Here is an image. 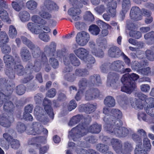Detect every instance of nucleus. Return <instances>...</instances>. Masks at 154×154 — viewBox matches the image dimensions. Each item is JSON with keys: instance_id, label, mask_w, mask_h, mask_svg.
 Segmentation results:
<instances>
[{"instance_id": "nucleus-1", "label": "nucleus", "mask_w": 154, "mask_h": 154, "mask_svg": "<svg viewBox=\"0 0 154 154\" xmlns=\"http://www.w3.org/2000/svg\"><path fill=\"white\" fill-rule=\"evenodd\" d=\"M21 39L23 43L26 45L31 51L33 58H36L34 64L30 62L26 66V73H29L27 77L21 80V82L23 83H26L32 80L34 76L32 74L34 71L38 72L40 70L41 64H47L48 63V59L46 55L48 57H54L56 54V45L54 42H51L49 45H46L44 48V52L41 53L40 48L34 44L31 41L26 37L21 36Z\"/></svg>"}, {"instance_id": "nucleus-2", "label": "nucleus", "mask_w": 154, "mask_h": 154, "mask_svg": "<svg viewBox=\"0 0 154 154\" xmlns=\"http://www.w3.org/2000/svg\"><path fill=\"white\" fill-rule=\"evenodd\" d=\"M112 115L110 118H113V123L106 122L104 125V129L112 135H115L119 137H126L129 134V131L126 128L122 127L123 122L120 119L122 117V113L119 110L113 109L112 111Z\"/></svg>"}, {"instance_id": "nucleus-3", "label": "nucleus", "mask_w": 154, "mask_h": 154, "mask_svg": "<svg viewBox=\"0 0 154 154\" xmlns=\"http://www.w3.org/2000/svg\"><path fill=\"white\" fill-rule=\"evenodd\" d=\"M101 84L100 76L99 75L95 74L90 76L88 82L86 79L82 78L79 80L78 85L79 89L84 91L88 85L89 89L85 92V99L86 100H90L100 97L99 90L93 87L99 86Z\"/></svg>"}, {"instance_id": "nucleus-4", "label": "nucleus", "mask_w": 154, "mask_h": 154, "mask_svg": "<svg viewBox=\"0 0 154 154\" xmlns=\"http://www.w3.org/2000/svg\"><path fill=\"white\" fill-rule=\"evenodd\" d=\"M1 87L0 88V107L4 104L5 111L12 113L14 110V106L11 100L13 98L11 94L14 90L13 86L8 83V80L5 78L1 79Z\"/></svg>"}, {"instance_id": "nucleus-5", "label": "nucleus", "mask_w": 154, "mask_h": 154, "mask_svg": "<svg viewBox=\"0 0 154 154\" xmlns=\"http://www.w3.org/2000/svg\"><path fill=\"white\" fill-rule=\"evenodd\" d=\"M14 55L16 58L15 60L10 55L6 54L3 57V60L6 67L5 73L11 79L15 78V72L19 76L22 75L24 73V69L22 65L20 64L15 65L17 64L21 63L19 55L16 53Z\"/></svg>"}, {"instance_id": "nucleus-6", "label": "nucleus", "mask_w": 154, "mask_h": 154, "mask_svg": "<svg viewBox=\"0 0 154 154\" xmlns=\"http://www.w3.org/2000/svg\"><path fill=\"white\" fill-rule=\"evenodd\" d=\"M89 124L85 122H82L72 129L69 132V135L73 141L79 140L82 137L86 135L88 132L97 134L101 131V125L94 123L88 127Z\"/></svg>"}, {"instance_id": "nucleus-7", "label": "nucleus", "mask_w": 154, "mask_h": 154, "mask_svg": "<svg viewBox=\"0 0 154 154\" xmlns=\"http://www.w3.org/2000/svg\"><path fill=\"white\" fill-rule=\"evenodd\" d=\"M139 78L137 74L128 73L123 75L121 79V82L123 86L121 88V91L128 94H131L136 88V81Z\"/></svg>"}, {"instance_id": "nucleus-8", "label": "nucleus", "mask_w": 154, "mask_h": 154, "mask_svg": "<svg viewBox=\"0 0 154 154\" xmlns=\"http://www.w3.org/2000/svg\"><path fill=\"white\" fill-rule=\"evenodd\" d=\"M110 143L114 150L119 154H124L125 152H130L133 149L132 143L127 140L123 143L124 149L122 148V141L118 139L112 138L111 139Z\"/></svg>"}, {"instance_id": "nucleus-9", "label": "nucleus", "mask_w": 154, "mask_h": 154, "mask_svg": "<svg viewBox=\"0 0 154 154\" xmlns=\"http://www.w3.org/2000/svg\"><path fill=\"white\" fill-rule=\"evenodd\" d=\"M81 2L78 0H71L72 7L70 8L68 11V14L72 17V18L75 21L79 20L80 18L79 16L81 13L80 8L83 7V4L87 5L88 4L87 0H80Z\"/></svg>"}, {"instance_id": "nucleus-10", "label": "nucleus", "mask_w": 154, "mask_h": 154, "mask_svg": "<svg viewBox=\"0 0 154 154\" xmlns=\"http://www.w3.org/2000/svg\"><path fill=\"white\" fill-rule=\"evenodd\" d=\"M75 54L81 60L85 61L86 66L88 69L91 68L93 64L95 62L94 57L91 55H88V51L85 48H79L74 50Z\"/></svg>"}, {"instance_id": "nucleus-11", "label": "nucleus", "mask_w": 154, "mask_h": 154, "mask_svg": "<svg viewBox=\"0 0 154 154\" xmlns=\"http://www.w3.org/2000/svg\"><path fill=\"white\" fill-rule=\"evenodd\" d=\"M63 60L64 64L66 65L64 71L65 72H70L72 71V67L69 65L70 63L72 65L75 66H79L81 63L79 60L73 54H69V59L68 58L64 56Z\"/></svg>"}, {"instance_id": "nucleus-12", "label": "nucleus", "mask_w": 154, "mask_h": 154, "mask_svg": "<svg viewBox=\"0 0 154 154\" xmlns=\"http://www.w3.org/2000/svg\"><path fill=\"white\" fill-rule=\"evenodd\" d=\"M121 63V61L117 60L111 64L110 63H104L101 65L100 69L102 72L105 73H107L109 70L119 72V70H121L122 66H123Z\"/></svg>"}, {"instance_id": "nucleus-13", "label": "nucleus", "mask_w": 154, "mask_h": 154, "mask_svg": "<svg viewBox=\"0 0 154 154\" xmlns=\"http://www.w3.org/2000/svg\"><path fill=\"white\" fill-rule=\"evenodd\" d=\"M117 2L116 1L112 0L109 2L107 5V12L109 14L104 13L103 17L104 19L107 21L110 20V16L114 17L116 14V8L117 7Z\"/></svg>"}, {"instance_id": "nucleus-14", "label": "nucleus", "mask_w": 154, "mask_h": 154, "mask_svg": "<svg viewBox=\"0 0 154 154\" xmlns=\"http://www.w3.org/2000/svg\"><path fill=\"white\" fill-rule=\"evenodd\" d=\"M90 39V35L86 32L82 31L77 33L75 37V41L79 45H85Z\"/></svg>"}, {"instance_id": "nucleus-15", "label": "nucleus", "mask_w": 154, "mask_h": 154, "mask_svg": "<svg viewBox=\"0 0 154 154\" xmlns=\"http://www.w3.org/2000/svg\"><path fill=\"white\" fill-rule=\"evenodd\" d=\"M131 138L137 144L134 150V154H139V152L140 151L141 154H143L144 150H143V148L142 147V140L141 136L135 133L131 135Z\"/></svg>"}, {"instance_id": "nucleus-16", "label": "nucleus", "mask_w": 154, "mask_h": 154, "mask_svg": "<svg viewBox=\"0 0 154 154\" xmlns=\"http://www.w3.org/2000/svg\"><path fill=\"white\" fill-rule=\"evenodd\" d=\"M119 75L116 72H109L108 74V78L111 80L110 86L116 89L119 86L120 81Z\"/></svg>"}, {"instance_id": "nucleus-17", "label": "nucleus", "mask_w": 154, "mask_h": 154, "mask_svg": "<svg viewBox=\"0 0 154 154\" xmlns=\"http://www.w3.org/2000/svg\"><path fill=\"white\" fill-rule=\"evenodd\" d=\"M130 16L131 19L134 21L140 20L143 18L142 14L140 9L136 6H133L131 8Z\"/></svg>"}, {"instance_id": "nucleus-18", "label": "nucleus", "mask_w": 154, "mask_h": 154, "mask_svg": "<svg viewBox=\"0 0 154 154\" xmlns=\"http://www.w3.org/2000/svg\"><path fill=\"white\" fill-rule=\"evenodd\" d=\"M43 105L44 106V109L45 112L52 119H53L54 114L53 109L51 106L52 103L51 100L46 98H45L43 101Z\"/></svg>"}, {"instance_id": "nucleus-19", "label": "nucleus", "mask_w": 154, "mask_h": 154, "mask_svg": "<svg viewBox=\"0 0 154 154\" xmlns=\"http://www.w3.org/2000/svg\"><path fill=\"white\" fill-rule=\"evenodd\" d=\"M3 137L11 145L13 149H17L20 146V143L17 139H14L13 137L10 135L8 133H5L3 134Z\"/></svg>"}, {"instance_id": "nucleus-20", "label": "nucleus", "mask_w": 154, "mask_h": 154, "mask_svg": "<svg viewBox=\"0 0 154 154\" xmlns=\"http://www.w3.org/2000/svg\"><path fill=\"white\" fill-rule=\"evenodd\" d=\"M14 121L13 115H11L10 116L5 115L2 116L0 115V124L5 127H9Z\"/></svg>"}, {"instance_id": "nucleus-21", "label": "nucleus", "mask_w": 154, "mask_h": 154, "mask_svg": "<svg viewBox=\"0 0 154 154\" xmlns=\"http://www.w3.org/2000/svg\"><path fill=\"white\" fill-rule=\"evenodd\" d=\"M96 109V106L90 103L82 104L79 106V109L81 112H84L87 114L94 112Z\"/></svg>"}, {"instance_id": "nucleus-22", "label": "nucleus", "mask_w": 154, "mask_h": 154, "mask_svg": "<svg viewBox=\"0 0 154 154\" xmlns=\"http://www.w3.org/2000/svg\"><path fill=\"white\" fill-rule=\"evenodd\" d=\"M6 5L3 0H0V17L3 21L8 22L9 20L8 13L3 7L6 8Z\"/></svg>"}, {"instance_id": "nucleus-23", "label": "nucleus", "mask_w": 154, "mask_h": 154, "mask_svg": "<svg viewBox=\"0 0 154 154\" xmlns=\"http://www.w3.org/2000/svg\"><path fill=\"white\" fill-rule=\"evenodd\" d=\"M20 54L22 60L24 62H27L32 58L29 50L26 47L21 48L20 50Z\"/></svg>"}, {"instance_id": "nucleus-24", "label": "nucleus", "mask_w": 154, "mask_h": 154, "mask_svg": "<svg viewBox=\"0 0 154 154\" xmlns=\"http://www.w3.org/2000/svg\"><path fill=\"white\" fill-rule=\"evenodd\" d=\"M121 51L120 48L116 46L110 47L108 52L109 56L112 58H118L121 55Z\"/></svg>"}, {"instance_id": "nucleus-25", "label": "nucleus", "mask_w": 154, "mask_h": 154, "mask_svg": "<svg viewBox=\"0 0 154 154\" xmlns=\"http://www.w3.org/2000/svg\"><path fill=\"white\" fill-rule=\"evenodd\" d=\"M89 44V47L91 48V53L93 55L99 57H103L104 54L103 51L102 50L98 51L96 48V45L94 42H90Z\"/></svg>"}, {"instance_id": "nucleus-26", "label": "nucleus", "mask_w": 154, "mask_h": 154, "mask_svg": "<svg viewBox=\"0 0 154 154\" xmlns=\"http://www.w3.org/2000/svg\"><path fill=\"white\" fill-rule=\"evenodd\" d=\"M148 100L149 101V104L145 109L146 112L148 115L154 117V98L150 97Z\"/></svg>"}, {"instance_id": "nucleus-27", "label": "nucleus", "mask_w": 154, "mask_h": 154, "mask_svg": "<svg viewBox=\"0 0 154 154\" xmlns=\"http://www.w3.org/2000/svg\"><path fill=\"white\" fill-rule=\"evenodd\" d=\"M38 124L37 122H33L32 124V127L30 129L26 131V133L29 135H35L36 134H39L41 133V131L38 127Z\"/></svg>"}, {"instance_id": "nucleus-28", "label": "nucleus", "mask_w": 154, "mask_h": 154, "mask_svg": "<svg viewBox=\"0 0 154 154\" xmlns=\"http://www.w3.org/2000/svg\"><path fill=\"white\" fill-rule=\"evenodd\" d=\"M131 7L130 0H122V10L121 14L125 16V14L129 11Z\"/></svg>"}, {"instance_id": "nucleus-29", "label": "nucleus", "mask_w": 154, "mask_h": 154, "mask_svg": "<svg viewBox=\"0 0 154 154\" xmlns=\"http://www.w3.org/2000/svg\"><path fill=\"white\" fill-rule=\"evenodd\" d=\"M44 5L48 10H58L59 7L54 2L50 0H45L44 1Z\"/></svg>"}, {"instance_id": "nucleus-30", "label": "nucleus", "mask_w": 154, "mask_h": 154, "mask_svg": "<svg viewBox=\"0 0 154 154\" xmlns=\"http://www.w3.org/2000/svg\"><path fill=\"white\" fill-rule=\"evenodd\" d=\"M115 109L116 110H118V109ZM113 109H112L111 110V112H110V111L109 110V109L108 108H106V107H104L103 108V112L104 114L106 115L105 116L103 119V121L105 122V123L104 125L106 123V122H109V121H111L110 123H112V122L113 123L114 121L112 122V120H114V117H112L113 118H110V117L112 115V110Z\"/></svg>"}, {"instance_id": "nucleus-31", "label": "nucleus", "mask_w": 154, "mask_h": 154, "mask_svg": "<svg viewBox=\"0 0 154 154\" xmlns=\"http://www.w3.org/2000/svg\"><path fill=\"white\" fill-rule=\"evenodd\" d=\"M26 3L25 0L20 1L18 3L15 1H13L11 3V6L13 8L17 11H20Z\"/></svg>"}, {"instance_id": "nucleus-32", "label": "nucleus", "mask_w": 154, "mask_h": 154, "mask_svg": "<svg viewBox=\"0 0 154 154\" xmlns=\"http://www.w3.org/2000/svg\"><path fill=\"white\" fill-rule=\"evenodd\" d=\"M83 116L79 114L73 116L69 122V125L71 126L75 125L79 123L83 119Z\"/></svg>"}, {"instance_id": "nucleus-33", "label": "nucleus", "mask_w": 154, "mask_h": 154, "mask_svg": "<svg viewBox=\"0 0 154 154\" xmlns=\"http://www.w3.org/2000/svg\"><path fill=\"white\" fill-rule=\"evenodd\" d=\"M9 41V38L6 33L5 31L0 32V47Z\"/></svg>"}, {"instance_id": "nucleus-34", "label": "nucleus", "mask_w": 154, "mask_h": 154, "mask_svg": "<svg viewBox=\"0 0 154 154\" xmlns=\"http://www.w3.org/2000/svg\"><path fill=\"white\" fill-rule=\"evenodd\" d=\"M75 74L77 76L79 77H86L89 74V72L86 69H77L75 71Z\"/></svg>"}, {"instance_id": "nucleus-35", "label": "nucleus", "mask_w": 154, "mask_h": 154, "mask_svg": "<svg viewBox=\"0 0 154 154\" xmlns=\"http://www.w3.org/2000/svg\"><path fill=\"white\" fill-rule=\"evenodd\" d=\"M144 37L147 40L148 44H154V31H152L144 35Z\"/></svg>"}, {"instance_id": "nucleus-36", "label": "nucleus", "mask_w": 154, "mask_h": 154, "mask_svg": "<svg viewBox=\"0 0 154 154\" xmlns=\"http://www.w3.org/2000/svg\"><path fill=\"white\" fill-rule=\"evenodd\" d=\"M31 20L34 23L40 25H45L47 23L46 21L37 15L32 16L31 17Z\"/></svg>"}, {"instance_id": "nucleus-37", "label": "nucleus", "mask_w": 154, "mask_h": 154, "mask_svg": "<svg viewBox=\"0 0 154 154\" xmlns=\"http://www.w3.org/2000/svg\"><path fill=\"white\" fill-rule=\"evenodd\" d=\"M104 104L109 107L114 106L115 105V100L114 98L111 96L106 97L104 100Z\"/></svg>"}, {"instance_id": "nucleus-38", "label": "nucleus", "mask_w": 154, "mask_h": 154, "mask_svg": "<svg viewBox=\"0 0 154 154\" xmlns=\"http://www.w3.org/2000/svg\"><path fill=\"white\" fill-rule=\"evenodd\" d=\"M19 16L20 20L23 22L28 21L30 19V14L26 11H23L20 12Z\"/></svg>"}, {"instance_id": "nucleus-39", "label": "nucleus", "mask_w": 154, "mask_h": 154, "mask_svg": "<svg viewBox=\"0 0 154 154\" xmlns=\"http://www.w3.org/2000/svg\"><path fill=\"white\" fill-rule=\"evenodd\" d=\"M64 69H63V72L65 73H67L64 76L65 79L68 81L71 82L74 81L76 79V76H77L75 74L72 73L71 72H64Z\"/></svg>"}, {"instance_id": "nucleus-40", "label": "nucleus", "mask_w": 154, "mask_h": 154, "mask_svg": "<svg viewBox=\"0 0 154 154\" xmlns=\"http://www.w3.org/2000/svg\"><path fill=\"white\" fill-rule=\"evenodd\" d=\"M89 31L93 35H97L100 32V29L98 26L95 24L90 25L88 29Z\"/></svg>"}, {"instance_id": "nucleus-41", "label": "nucleus", "mask_w": 154, "mask_h": 154, "mask_svg": "<svg viewBox=\"0 0 154 154\" xmlns=\"http://www.w3.org/2000/svg\"><path fill=\"white\" fill-rule=\"evenodd\" d=\"M97 150L102 153H105L106 154L109 151H107L109 149V147L106 145L102 143H98L96 146Z\"/></svg>"}, {"instance_id": "nucleus-42", "label": "nucleus", "mask_w": 154, "mask_h": 154, "mask_svg": "<svg viewBox=\"0 0 154 154\" xmlns=\"http://www.w3.org/2000/svg\"><path fill=\"white\" fill-rule=\"evenodd\" d=\"M39 15L42 19L47 20H50L52 18L51 14L45 10H42L39 12Z\"/></svg>"}, {"instance_id": "nucleus-43", "label": "nucleus", "mask_w": 154, "mask_h": 154, "mask_svg": "<svg viewBox=\"0 0 154 154\" xmlns=\"http://www.w3.org/2000/svg\"><path fill=\"white\" fill-rule=\"evenodd\" d=\"M17 33V31L14 26L12 25L10 26L8 32V34L10 38H15Z\"/></svg>"}, {"instance_id": "nucleus-44", "label": "nucleus", "mask_w": 154, "mask_h": 154, "mask_svg": "<svg viewBox=\"0 0 154 154\" xmlns=\"http://www.w3.org/2000/svg\"><path fill=\"white\" fill-rule=\"evenodd\" d=\"M41 137L40 136L33 137L29 140L28 143L29 144H35L36 147H38L39 146H40V144H39L37 143H41Z\"/></svg>"}, {"instance_id": "nucleus-45", "label": "nucleus", "mask_w": 154, "mask_h": 154, "mask_svg": "<svg viewBox=\"0 0 154 154\" xmlns=\"http://www.w3.org/2000/svg\"><path fill=\"white\" fill-rule=\"evenodd\" d=\"M37 5L36 2L32 0L28 1L26 3V7L30 10H33L36 9Z\"/></svg>"}, {"instance_id": "nucleus-46", "label": "nucleus", "mask_w": 154, "mask_h": 154, "mask_svg": "<svg viewBox=\"0 0 154 154\" xmlns=\"http://www.w3.org/2000/svg\"><path fill=\"white\" fill-rule=\"evenodd\" d=\"M16 92L19 95H22L25 92L26 87L23 85L17 86L16 88Z\"/></svg>"}, {"instance_id": "nucleus-47", "label": "nucleus", "mask_w": 154, "mask_h": 154, "mask_svg": "<svg viewBox=\"0 0 154 154\" xmlns=\"http://www.w3.org/2000/svg\"><path fill=\"white\" fill-rule=\"evenodd\" d=\"M26 126L23 123L21 122H18L17 123L16 128L18 132L22 133L26 130Z\"/></svg>"}, {"instance_id": "nucleus-48", "label": "nucleus", "mask_w": 154, "mask_h": 154, "mask_svg": "<svg viewBox=\"0 0 154 154\" xmlns=\"http://www.w3.org/2000/svg\"><path fill=\"white\" fill-rule=\"evenodd\" d=\"M44 98V96L41 93H38L34 97V101L36 104H39L42 103Z\"/></svg>"}, {"instance_id": "nucleus-49", "label": "nucleus", "mask_w": 154, "mask_h": 154, "mask_svg": "<svg viewBox=\"0 0 154 154\" xmlns=\"http://www.w3.org/2000/svg\"><path fill=\"white\" fill-rule=\"evenodd\" d=\"M119 100L120 103L123 105L127 104L129 103L128 98L126 95H120L119 96Z\"/></svg>"}, {"instance_id": "nucleus-50", "label": "nucleus", "mask_w": 154, "mask_h": 154, "mask_svg": "<svg viewBox=\"0 0 154 154\" xmlns=\"http://www.w3.org/2000/svg\"><path fill=\"white\" fill-rule=\"evenodd\" d=\"M129 34L131 37L135 39H139L141 36V34L140 32L132 30L130 31Z\"/></svg>"}, {"instance_id": "nucleus-51", "label": "nucleus", "mask_w": 154, "mask_h": 154, "mask_svg": "<svg viewBox=\"0 0 154 154\" xmlns=\"http://www.w3.org/2000/svg\"><path fill=\"white\" fill-rule=\"evenodd\" d=\"M27 27L28 29L32 32L35 33L37 32V25L32 22H29L27 24Z\"/></svg>"}, {"instance_id": "nucleus-52", "label": "nucleus", "mask_w": 154, "mask_h": 154, "mask_svg": "<svg viewBox=\"0 0 154 154\" xmlns=\"http://www.w3.org/2000/svg\"><path fill=\"white\" fill-rule=\"evenodd\" d=\"M49 62L52 67L54 69L57 68L59 67V62L58 60L55 58L51 57L49 59Z\"/></svg>"}, {"instance_id": "nucleus-53", "label": "nucleus", "mask_w": 154, "mask_h": 154, "mask_svg": "<svg viewBox=\"0 0 154 154\" xmlns=\"http://www.w3.org/2000/svg\"><path fill=\"white\" fill-rule=\"evenodd\" d=\"M39 38L44 41L48 42L50 39L49 35L45 32H42L39 35Z\"/></svg>"}, {"instance_id": "nucleus-54", "label": "nucleus", "mask_w": 154, "mask_h": 154, "mask_svg": "<svg viewBox=\"0 0 154 154\" xmlns=\"http://www.w3.org/2000/svg\"><path fill=\"white\" fill-rule=\"evenodd\" d=\"M77 106V104L74 100H71L67 106V108L69 111H71L75 109Z\"/></svg>"}, {"instance_id": "nucleus-55", "label": "nucleus", "mask_w": 154, "mask_h": 154, "mask_svg": "<svg viewBox=\"0 0 154 154\" xmlns=\"http://www.w3.org/2000/svg\"><path fill=\"white\" fill-rule=\"evenodd\" d=\"M145 54L146 58L149 60H154V54L150 49L147 50L145 51Z\"/></svg>"}, {"instance_id": "nucleus-56", "label": "nucleus", "mask_w": 154, "mask_h": 154, "mask_svg": "<svg viewBox=\"0 0 154 154\" xmlns=\"http://www.w3.org/2000/svg\"><path fill=\"white\" fill-rule=\"evenodd\" d=\"M56 90L54 88H52L48 91L46 95L48 97L53 98L56 95Z\"/></svg>"}, {"instance_id": "nucleus-57", "label": "nucleus", "mask_w": 154, "mask_h": 154, "mask_svg": "<svg viewBox=\"0 0 154 154\" xmlns=\"http://www.w3.org/2000/svg\"><path fill=\"white\" fill-rule=\"evenodd\" d=\"M2 48V51L3 53L6 54H8L11 51V48L9 46L5 45H3Z\"/></svg>"}, {"instance_id": "nucleus-58", "label": "nucleus", "mask_w": 154, "mask_h": 154, "mask_svg": "<svg viewBox=\"0 0 154 154\" xmlns=\"http://www.w3.org/2000/svg\"><path fill=\"white\" fill-rule=\"evenodd\" d=\"M33 109V105L29 104L25 106L24 109V112L23 114L29 113H32Z\"/></svg>"}, {"instance_id": "nucleus-59", "label": "nucleus", "mask_w": 154, "mask_h": 154, "mask_svg": "<svg viewBox=\"0 0 154 154\" xmlns=\"http://www.w3.org/2000/svg\"><path fill=\"white\" fill-rule=\"evenodd\" d=\"M85 140L86 141L92 144L95 143L97 141L95 137L93 135L87 137L85 138Z\"/></svg>"}, {"instance_id": "nucleus-60", "label": "nucleus", "mask_w": 154, "mask_h": 154, "mask_svg": "<svg viewBox=\"0 0 154 154\" xmlns=\"http://www.w3.org/2000/svg\"><path fill=\"white\" fill-rule=\"evenodd\" d=\"M139 71L144 75H147L151 73L150 68L149 67L142 68L139 70Z\"/></svg>"}, {"instance_id": "nucleus-61", "label": "nucleus", "mask_w": 154, "mask_h": 154, "mask_svg": "<svg viewBox=\"0 0 154 154\" xmlns=\"http://www.w3.org/2000/svg\"><path fill=\"white\" fill-rule=\"evenodd\" d=\"M84 92V91L82 90L79 89L75 97V98L77 101H79L81 99Z\"/></svg>"}, {"instance_id": "nucleus-62", "label": "nucleus", "mask_w": 154, "mask_h": 154, "mask_svg": "<svg viewBox=\"0 0 154 154\" xmlns=\"http://www.w3.org/2000/svg\"><path fill=\"white\" fill-rule=\"evenodd\" d=\"M38 147H39V154H44L46 153L48 149V146H45L43 147H41V146H39Z\"/></svg>"}, {"instance_id": "nucleus-63", "label": "nucleus", "mask_w": 154, "mask_h": 154, "mask_svg": "<svg viewBox=\"0 0 154 154\" xmlns=\"http://www.w3.org/2000/svg\"><path fill=\"white\" fill-rule=\"evenodd\" d=\"M95 10L98 13L101 14L105 11V8L104 5H101L97 6L95 8Z\"/></svg>"}, {"instance_id": "nucleus-64", "label": "nucleus", "mask_w": 154, "mask_h": 154, "mask_svg": "<svg viewBox=\"0 0 154 154\" xmlns=\"http://www.w3.org/2000/svg\"><path fill=\"white\" fill-rule=\"evenodd\" d=\"M23 118L26 121L32 122L33 120V119L32 115L29 113L23 114Z\"/></svg>"}]
</instances>
